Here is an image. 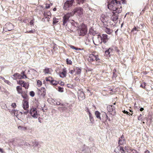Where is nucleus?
<instances>
[{
	"label": "nucleus",
	"instance_id": "20",
	"mask_svg": "<svg viewBox=\"0 0 153 153\" xmlns=\"http://www.w3.org/2000/svg\"><path fill=\"white\" fill-rule=\"evenodd\" d=\"M126 143V140L124 138L123 135H122V137L119 138L118 143L119 145H123Z\"/></svg>",
	"mask_w": 153,
	"mask_h": 153
},
{
	"label": "nucleus",
	"instance_id": "64",
	"mask_svg": "<svg viewBox=\"0 0 153 153\" xmlns=\"http://www.w3.org/2000/svg\"><path fill=\"white\" fill-rule=\"evenodd\" d=\"M144 110V109L143 108H141L140 109V111H142Z\"/></svg>",
	"mask_w": 153,
	"mask_h": 153
},
{
	"label": "nucleus",
	"instance_id": "54",
	"mask_svg": "<svg viewBox=\"0 0 153 153\" xmlns=\"http://www.w3.org/2000/svg\"><path fill=\"white\" fill-rule=\"evenodd\" d=\"M70 47L71 48L75 49L77 51V48L71 45L70 46Z\"/></svg>",
	"mask_w": 153,
	"mask_h": 153
},
{
	"label": "nucleus",
	"instance_id": "36",
	"mask_svg": "<svg viewBox=\"0 0 153 153\" xmlns=\"http://www.w3.org/2000/svg\"><path fill=\"white\" fill-rule=\"evenodd\" d=\"M51 83L53 85H56L58 84V82L56 81L53 79Z\"/></svg>",
	"mask_w": 153,
	"mask_h": 153
},
{
	"label": "nucleus",
	"instance_id": "35",
	"mask_svg": "<svg viewBox=\"0 0 153 153\" xmlns=\"http://www.w3.org/2000/svg\"><path fill=\"white\" fill-rule=\"evenodd\" d=\"M18 128L19 129L22 131H25L27 130V128L23 127L21 126H18Z\"/></svg>",
	"mask_w": 153,
	"mask_h": 153
},
{
	"label": "nucleus",
	"instance_id": "44",
	"mask_svg": "<svg viewBox=\"0 0 153 153\" xmlns=\"http://www.w3.org/2000/svg\"><path fill=\"white\" fill-rule=\"evenodd\" d=\"M138 120H139L142 121L143 120V117L142 115L140 114L138 117Z\"/></svg>",
	"mask_w": 153,
	"mask_h": 153
},
{
	"label": "nucleus",
	"instance_id": "53",
	"mask_svg": "<svg viewBox=\"0 0 153 153\" xmlns=\"http://www.w3.org/2000/svg\"><path fill=\"white\" fill-rule=\"evenodd\" d=\"M11 106L14 108H16V103H12L11 104Z\"/></svg>",
	"mask_w": 153,
	"mask_h": 153
},
{
	"label": "nucleus",
	"instance_id": "58",
	"mask_svg": "<svg viewBox=\"0 0 153 153\" xmlns=\"http://www.w3.org/2000/svg\"><path fill=\"white\" fill-rule=\"evenodd\" d=\"M123 149H124V151L125 150L126 151L128 152V148L126 146H125V147H124V148H123Z\"/></svg>",
	"mask_w": 153,
	"mask_h": 153
},
{
	"label": "nucleus",
	"instance_id": "21",
	"mask_svg": "<svg viewBox=\"0 0 153 153\" xmlns=\"http://www.w3.org/2000/svg\"><path fill=\"white\" fill-rule=\"evenodd\" d=\"M102 42L104 43H105L108 39L109 38L108 37V35L106 34H102Z\"/></svg>",
	"mask_w": 153,
	"mask_h": 153
},
{
	"label": "nucleus",
	"instance_id": "41",
	"mask_svg": "<svg viewBox=\"0 0 153 153\" xmlns=\"http://www.w3.org/2000/svg\"><path fill=\"white\" fill-rule=\"evenodd\" d=\"M71 23L75 27H76L77 25V24L75 22H74L73 20H72L71 21Z\"/></svg>",
	"mask_w": 153,
	"mask_h": 153
},
{
	"label": "nucleus",
	"instance_id": "51",
	"mask_svg": "<svg viewBox=\"0 0 153 153\" xmlns=\"http://www.w3.org/2000/svg\"><path fill=\"white\" fill-rule=\"evenodd\" d=\"M4 81L5 83L8 84V85H10L11 84V82H10V81L8 80L4 79Z\"/></svg>",
	"mask_w": 153,
	"mask_h": 153
},
{
	"label": "nucleus",
	"instance_id": "37",
	"mask_svg": "<svg viewBox=\"0 0 153 153\" xmlns=\"http://www.w3.org/2000/svg\"><path fill=\"white\" fill-rule=\"evenodd\" d=\"M53 80V79L52 77H47L46 78V81H49L51 82Z\"/></svg>",
	"mask_w": 153,
	"mask_h": 153
},
{
	"label": "nucleus",
	"instance_id": "27",
	"mask_svg": "<svg viewBox=\"0 0 153 153\" xmlns=\"http://www.w3.org/2000/svg\"><path fill=\"white\" fill-rule=\"evenodd\" d=\"M140 28L138 27L134 26V28L132 29L131 32L134 33L135 31H139L140 30Z\"/></svg>",
	"mask_w": 153,
	"mask_h": 153
},
{
	"label": "nucleus",
	"instance_id": "26",
	"mask_svg": "<svg viewBox=\"0 0 153 153\" xmlns=\"http://www.w3.org/2000/svg\"><path fill=\"white\" fill-rule=\"evenodd\" d=\"M89 116L90 123L92 124H93L94 123V120L92 116V114H89Z\"/></svg>",
	"mask_w": 153,
	"mask_h": 153
},
{
	"label": "nucleus",
	"instance_id": "22",
	"mask_svg": "<svg viewBox=\"0 0 153 153\" xmlns=\"http://www.w3.org/2000/svg\"><path fill=\"white\" fill-rule=\"evenodd\" d=\"M66 70L65 69H63V71L59 73V76L60 77L64 78L66 76Z\"/></svg>",
	"mask_w": 153,
	"mask_h": 153
},
{
	"label": "nucleus",
	"instance_id": "13",
	"mask_svg": "<svg viewBox=\"0 0 153 153\" xmlns=\"http://www.w3.org/2000/svg\"><path fill=\"white\" fill-rule=\"evenodd\" d=\"M5 26L4 29H6V31H10L13 28V25L10 23H7L6 24Z\"/></svg>",
	"mask_w": 153,
	"mask_h": 153
},
{
	"label": "nucleus",
	"instance_id": "3",
	"mask_svg": "<svg viewBox=\"0 0 153 153\" xmlns=\"http://www.w3.org/2000/svg\"><path fill=\"white\" fill-rule=\"evenodd\" d=\"M93 41L95 45H99L101 44L102 42V36L99 35H97L94 36L93 38Z\"/></svg>",
	"mask_w": 153,
	"mask_h": 153
},
{
	"label": "nucleus",
	"instance_id": "4",
	"mask_svg": "<svg viewBox=\"0 0 153 153\" xmlns=\"http://www.w3.org/2000/svg\"><path fill=\"white\" fill-rule=\"evenodd\" d=\"M83 10L81 7H78L75 8L72 12L73 15L75 14L80 17L82 16L83 14Z\"/></svg>",
	"mask_w": 153,
	"mask_h": 153
},
{
	"label": "nucleus",
	"instance_id": "52",
	"mask_svg": "<svg viewBox=\"0 0 153 153\" xmlns=\"http://www.w3.org/2000/svg\"><path fill=\"white\" fill-rule=\"evenodd\" d=\"M35 32V30L34 29L33 30H29V31H27L26 33H33Z\"/></svg>",
	"mask_w": 153,
	"mask_h": 153
},
{
	"label": "nucleus",
	"instance_id": "43",
	"mask_svg": "<svg viewBox=\"0 0 153 153\" xmlns=\"http://www.w3.org/2000/svg\"><path fill=\"white\" fill-rule=\"evenodd\" d=\"M37 84L38 86L39 87H40L42 85L41 82L39 80H38L37 82Z\"/></svg>",
	"mask_w": 153,
	"mask_h": 153
},
{
	"label": "nucleus",
	"instance_id": "10",
	"mask_svg": "<svg viewBox=\"0 0 153 153\" xmlns=\"http://www.w3.org/2000/svg\"><path fill=\"white\" fill-rule=\"evenodd\" d=\"M74 0L67 1L64 3L63 9L65 10H68L72 5Z\"/></svg>",
	"mask_w": 153,
	"mask_h": 153
},
{
	"label": "nucleus",
	"instance_id": "6",
	"mask_svg": "<svg viewBox=\"0 0 153 153\" xmlns=\"http://www.w3.org/2000/svg\"><path fill=\"white\" fill-rule=\"evenodd\" d=\"M30 114L32 117L35 119L37 118L39 115L37 113V110L36 108L33 107L30 108Z\"/></svg>",
	"mask_w": 153,
	"mask_h": 153
},
{
	"label": "nucleus",
	"instance_id": "62",
	"mask_svg": "<svg viewBox=\"0 0 153 153\" xmlns=\"http://www.w3.org/2000/svg\"><path fill=\"white\" fill-rule=\"evenodd\" d=\"M60 84L61 85H64V83L63 82H60Z\"/></svg>",
	"mask_w": 153,
	"mask_h": 153
},
{
	"label": "nucleus",
	"instance_id": "16",
	"mask_svg": "<svg viewBox=\"0 0 153 153\" xmlns=\"http://www.w3.org/2000/svg\"><path fill=\"white\" fill-rule=\"evenodd\" d=\"M101 21L103 23L106 22L108 21L107 17L105 15L102 14L101 15L100 18Z\"/></svg>",
	"mask_w": 153,
	"mask_h": 153
},
{
	"label": "nucleus",
	"instance_id": "15",
	"mask_svg": "<svg viewBox=\"0 0 153 153\" xmlns=\"http://www.w3.org/2000/svg\"><path fill=\"white\" fill-rule=\"evenodd\" d=\"M44 15L46 18L47 19V20L48 21L51 18V13L50 11L45 12L44 13Z\"/></svg>",
	"mask_w": 153,
	"mask_h": 153
},
{
	"label": "nucleus",
	"instance_id": "56",
	"mask_svg": "<svg viewBox=\"0 0 153 153\" xmlns=\"http://www.w3.org/2000/svg\"><path fill=\"white\" fill-rule=\"evenodd\" d=\"M21 76L22 77H21V79L27 78L26 75L25 74H23L22 76L21 75Z\"/></svg>",
	"mask_w": 153,
	"mask_h": 153
},
{
	"label": "nucleus",
	"instance_id": "18",
	"mask_svg": "<svg viewBox=\"0 0 153 153\" xmlns=\"http://www.w3.org/2000/svg\"><path fill=\"white\" fill-rule=\"evenodd\" d=\"M107 109L109 112H113L114 113H115L114 106L113 105H109L107 106Z\"/></svg>",
	"mask_w": 153,
	"mask_h": 153
},
{
	"label": "nucleus",
	"instance_id": "24",
	"mask_svg": "<svg viewBox=\"0 0 153 153\" xmlns=\"http://www.w3.org/2000/svg\"><path fill=\"white\" fill-rule=\"evenodd\" d=\"M72 15H73V13H68L65 15L63 17L68 20L69 18L71 17V16H72Z\"/></svg>",
	"mask_w": 153,
	"mask_h": 153
},
{
	"label": "nucleus",
	"instance_id": "34",
	"mask_svg": "<svg viewBox=\"0 0 153 153\" xmlns=\"http://www.w3.org/2000/svg\"><path fill=\"white\" fill-rule=\"evenodd\" d=\"M111 19L114 22H115L118 19V17L115 15H113L111 18Z\"/></svg>",
	"mask_w": 153,
	"mask_h": 153
},
{
	"label": "nucleus",
	"instance_id": "60",
	"mask_svg": "<svg viewBox=\"0 0 153 153\" xmlns=\"http://www.w3.org/2000/svg\"><path fill=\"white\" fill-rule=\"evenodd\" d=\"M54 105H60V102L58 101V102H56V103H54Z\"/></svg>",
	"mask_w": 153,
	"mask_h": 153
},
{
	"label": "nucleus",
	"instance_id": "47",
	"mask_svg": "<svg viewBox=\"0 0 153 153\" xmlns=\"http://www.w3.org/2000/svg\"><path fill=\"white\" fill-rule=\"evenodd\" d=\"M66 62L68 64H72V61L70 59H66Z\"/></svg>",
	"mask_w": 153,
	"mask_h": 153
},
{
	"label": "nucleus",
	"instance_id": "49",
	"mask_svg": "<svg viewBox=\"0 0 153 153\" xmlns=\"http://www.w3.org/2000/svg\"><path fill=\"white\" fill-rule=\"evenodd\" d=\"M85 111H86V112L88 113L89 115L91 114L89 110V109L88 108H87V107L86 108Z\"/></svg>",
	"mask_w": 153,
	"mask_h": 153
},
{
	"label": "nucleus",
	"instance_id": "14",
	"mask_svg": "<svg viewBox=\"0 0 153 153\" xmlns=\"http://www.w3.org/2000/svg\"><path fill=\"white\" fill-rule=\"evenodd\" d=\"M114 48L116 50H117V48L116 47L113 46L111 47L108 50H106L105 53L107 55H110L111 54L114 50L113 48Z\"/></svg>",
	"mask_w": 153,
	"mask_h": 153
},
{
	"label": "nucleus",
	"instance_id": "46",
	"mask_svg": "<svg viewBox=\"0 0 153 153\" xmlns=\"http://www.w3.org/2000/svg\"><path fill=\"white\" fill-rule=\"evenodd\" d=\"M58 91H59L61 92H63V88H61V87H58Z\"/></svg>",
	"mask_w": 153,
	"mask_h": 153
},
{
	"label": "nucleus",
	"instance_id": "1",
	"mask_svg": "<svg viewBox=\"0 0 153 153\" xmlns=\"http://www.w3.org/2000/svg\"><path fill=\"white\" fill-rule=\"evenodd\" d=\"M108 8L116 12L119 13L121 12L122 8L120 2L117 0H113L108 4Z\"/></svg>",
	"mask_w": 153,
	"mask_h": 153
},
{
	"label": "nucleus",
	"instance_id": "31",
	"mask_svg": "<svg viewBox=\"0 0 153 153\" xmlns=\"http://www.w3.org/2000/svg\"><path fill=\"white\" fill-rule=\"evenodd\" d=\"M22 86L25 88L27 89L29 87V85L28 83H27L26 82H24Z\"/></svg>",
	"mask_w": 153,
	"mask_h": 153
},
{
	"label": "nucleus",
	"instance_id": "39",
	"mask_svg": "<svg viewBox=\"0 0 153 153\" xmlns=\"http://www.w3.org/2000/svg\"><path fill=\"white\" fill-rule=\"evenodd\" d=\"M76 1L78 4H83L84 1V0H76Z\"/></svg>",
	"mask_w": 153,
	"mask_h": 153
},
{
	"label": "nucleus",
	"instance_id": "42",
	"mask_svg": "<svg viewBox=\"0 0 153 153\" xmlns=\"http://www.w3.org/2000/svg\"><path fill=\"white\" fill-rule=\"evenodd\" d=\"M33 144L35 147H36L38 146L39 143L38 142L35 141L33 142Z\"/></svg>",
	"mask_w": 153,
	"mask_h": 153
},
{
	"label": "nucleus",
	"instance_id": "48",
	"mask_svg": "<svg viewBox=\"0 0 153 153\" xmlns=\"http://www.w3.org/2000/svg\"><path fill=\"white\" fill-rule=\"evenodd\" d=\"M140 152L139 153H150L149 151L146 149H145L144 153H142V152L141 151V149H140Z\"/></svg>",
	"mask_w": 153,
	"mask_h": 153
},
{
	"label": "nucleus",
	"instance_id": "45",
	"mask_svg": "<svg viewBox=\"0 0 153 153\" xmlns=\"http://www.w3.org/2000/svg\"><path fill=\"white\" fill-rule=\"evenodd\" d=\"M24 82V81L22 80H20L17 82V83L22 86Z\"/></svg>",
	"mask_w": 153,
	"mask_h": 153
},
{
	"label": "nucleus",
	"instance_id": "38",
	"mask_svg": "<svg viewBox=\"0 0 153 153\" xmlns=\"http://www.w3.org/2000/svg\"><path fill=\"white\" fill-rule=\"evenodd\" d=\"M21 94H22V96L23 98L25 99H26L27 98V94H24L22 93Z\"/></svg>",
	"mask_w": 153,
	"mask_h": 153
},
{
	"label": "nucleus",
	"instance_id": "29",
	"mask_svg": "<svg viewBox=\"0 0 153 153\" xmlns=\"http://www.w3.org/2000/svg\"><path fill=\"white\" fill-rule=\"evenodd\" d=\"M16 89L17 91L19 94H22V89L19 86H17L16 87Z\"/></svg>",
	"mask_w": 153,
	"mask_h": 153
},
{
	"label": "nucleus",
	"instance_id": "32",
	"mask_svg": "<svg viewBox=\"0 0 153 153\" xmlns=\"http://www.w3.org/2000/svg\"><path fill=\"white\" fill-rule=\"evenodd\" d=\"M44 73L45 74H49L51 73V71L49 68H45L44 71Z\"/></svg>",
	"mask_w": 153,
	"mask_h": 153
},
{
	"label": "nucleus",
	"instance_id": "17",
	"mask_svg": "<svg viewBox=\"0 0 153 153\" xmlns=\"http://www.w3.org/2000/svg\"><path fill=\"white\" fill-rule=\"evenodd\" d=\"M22 76L19 73H15L12 76L11 78L14 80L16 79H20Z\"/></svg>",
	"mask_w": 153,
	"mask_h": 153
},
{
	"label": "nucleus",
	"instance_id": "2",
	"mask_svg": "<svg viewBox=\"0 0 153 153\" xmlns=\"http://www.w3.org/2000/svg\"><path fill=\"white\" fill-rule=\"evenodd\" d=\"M78 29V33L80 36H84L87 31V26L83 24H81L79 26Z\"/></svg>",
	"mask_w": 153,
	"mask_h": 153
},
{
	"label": "nucleus",
	"instance_id": "33",
	"mask_svg": "<svg viewBox=\"0 0 153 153\" xmlns=\"http://www.w3.org/2000/svg\"><path fill=\"white\" fill-rule=\"evenodd\" d=\"M53 24L54 25H55L57 23H58L59 21V19L56 18H53Z\"/></svg>",
	"mask_w": 153,
	"mask_h": 153
},
{
	"label": "nucleus",
	"instance_id": "55",
	"mask_svg": "<svg viewBox=\"0 0 153 153\" xmlns=\"http://www.w3.org/2000/svg\"><path fill=\"white\" fill-rule=\"evenodd\" d=\"M146 85V83L145 82L143 83V84L140 85V87L142 88H144Z\"/></svg>",
	"mask_w": 153,
	"mask_h": 153
},
{
	"label": "nucleus",
	"instance_id": "61",
	"mask_svg": "<svg viewBox=\"0 0 153 153\" xmlns=\"http://www.w3.org/2000/svg\"><path fill=\"white\" fill-rule=\"evenodd\" d=\"M34 22L33 20H31L30 22V24L31 25H33V24Z\"/></svg>",
	"mask_w": 153,
	"mask_h": 153
},
{
	"label": "nucleus",
	"instance_id": "7",
	"mask_svg": "<svg viewBox=\"0 0 153 153\" xmlns=\"http://www.w3.org/2000/svg\"><path fill=\"white\" fill-rule=\"evenodd\" d=\"M77 151L79 153H91V151L89 149L85 146L79 148Z\"/></svg>",
	"mask_w": 153,
	"mask_h": 153
},
{
	"label": "nucleus",
	"instance_id": "19",
	"mask_svg": "<svg viewBox=\"0 0 153 153\" xmlns=\"http://www.w3.org/2000/svg\"><path fill=\"white\" fill-rule=\"evenodd\" d=\"M85 94L82 91H80L79 93L78 98L80 99L81 100H83L85 99Z\"/></svg>",
	"mask_w": 153,
	"mask_h": 153
},
{
	"label": "nucleus",
	"instance_id": "12",
	"mask_svg": "<svg viewBox=\"0 0 153 153\" xmlns=\"http://www.w3.org/2000/svg\"><path fill=\"white\" fill-rule=\"evenodd\" d=\"M114 152L116 153H119L120 152L121 153H125L123 147L120 145L116 147L114 149Z\"/></svg>",
	"mask_w": 153,
	"mask_h": 153
},
{
	"label": "nucleus",
	"instance_id": "11",
	"mask_svg": "<svg viewBox=\"0 0 153 153\" xmlns=\"http://www.w3.org/2000/svg\"><path fill=\"white\" fill-rule=\"evenodd\" d=\"M22 107L26 111L24 112V113L27 114L28 113L29 111L27 109L29 108V104L28 102L25 100H23L22 101Z\"/></svg>",
	"mask_w": 153,
	"mask_h": 153
},
{
	"label": "nucleus",
	"instance_id": "5",
	"mask_svg": "<svg viewBox=\"0 0 153 153\" xmlns=\"http://www.w3.org/2000/svg\"><path fill=\"white\" fill-rule=\"evenodd\" d=\"M95 114L96 117L100 120L104 122L108 119V116L105 112H103L102 115H104L105 118H101L100 116L101 113L98 111H96L95 112Z\"/></svg>",
	"mask_w": 153,
	"mask_h": 153
},
{
	"label": "nucleus",
	"instance_id": "30",
	"mask_svg": "<svg viewBox=\"0 0 153 153\" xmlns=\"http://www.w3.org/2000/svg\"><path fill=\"white\" fill-rule=\"evenodd\" d=\"M68 20L67 19H65V18H64L63 17V20H62L63 22V25L64 26L65 25L66 27L67 25V24H66V23L68 21Z\"/></svg>",
	"mask_w": 153,
	"mask_h": 153
},
{
	"label": "nucleus",
	"instance_id": "23",
	"mask_svg": "<svg viewBox=\"0 0 153 153\" xmlns=\"http://www.w3.org/2000/svg\"><path fill=\"white\" fill-rule=\"evenodd\" d=\"M81 69L78 67H76L75 68L76 73L75 75H80L81 73Z\"/></svg>",
	"mask_w": 153,
	"mask_h": 153
},
{
	"label": "nucleus",
	"instance_id": "9",
	"mask_svg": "<svg viewBox=\"0 0 153 153\" xmlns=\"http://www.w3.org/2000/svg\"><path fill=\"white\" fill-rule=\"evenodd\" d=\"M37 94L40 97H44L46 95V89L45 88L42 87L40 89L37 88Z\"/></svg>",
	"mask_w": 153,
	"mask_h": 153
},
{
	"label": "nucleus",
	"instance_id": "25",
	"mask_svg": "<svg viewBox=\"0 0 153 153\" xmlns=\"http://www.w3.org/2000/svg\"><path fill=\"white\" fill-rule=\"evenodd\" d=\"M11 114L17 117L18 115V111L13 109L11 111Z\"/></svg>",
	"mask_w": 153,
	"mask_h": 153
},
{
	"label": "nucleus",
	"instance_id": "57",
	"mask_svg": "<svg viewBox=\"0 0 153 153\" xmlns=\"http://www.w3.org/2000/svg\"><path fill=\"white\" fill-rule=\"evenodd\" d=\"M75 72V69L74 68V70H71L70 73L71 74H73Z\"/></svg>",
	"mask_w": 153,
	"mask_h": 153
},
{
	"label": "nucleus",
	"instance_id": "63",
	"mask_svg": "<svg viewBox=\"0 0 153 153\" xmlns=\"http://www.w3.org/2000/svg\"><path fill=\"white\" fill-rule=\"evenodd\" d=\"M0 79H1L3 80H4V79H5L2 76H0Z\"/></svg>",
	"mask_w": 153,
	"mask_h": 153
},
{
	"label": "nucleus",
	"instance_id": "50",
	"mask_svg": "<svg viewBox=\"0 0 153 153\" xmlns=\"http://www.w3.org/2000/svg\"><path fill=\"white\" fill-rule=\"evenodd\" d=\"M35 93L33 91H31L30 92V95L32 97H33L34 96Z\"/></svg>",
	"mask_w": 153,
	"mask_h": 153
},
{
	"label": "nucleus",
	"instance_id": "28",
	"mask_svg": "<svg viewBox=\"0 0 153 153\" xmlns=\"http://www.w3.org/2000/svg\"><path fill=\"white\" fill-rule=\"evenodd\" d=\"M106 32L108 34H110L113 32V30L108 28H106L105 29Z\"/></svg>",
	"mask_w": 153,
	"mask_h": 153
},
{
	"label": "nucleus",
	"instance_id": "59",
	"mask_svg": "<svg viewBox=\"0 0 153 153\" xmlns=\"http://www.w3.org/2000/svg\"><path fill=\"white\" fill-rule=\"evenodd\" d=\"M123 112L124 113L126 114H129V112L128 111H125V110L123 111Z\"/></svg>",
	"mask_w": 153,
	"mask_h": 153
},
{
	"label": "nucleus",
	"instance_id": "40",
	"mask_svg": "<svg viewBox=\"0 0 153 153\" xmlns=\"http://www.w3.org/2000/svg\"><path fill=\"white\" fill-rule=\"evenodd\" d=\"M52 5V4L50 3V4H46L45 8L46 9L49 8Z\"/></svg>",
	"mask_w": 153,
	"mask_h": 153
},
{
	"label": "nucleus",
	"instance_id": "8",
	"mask_svg": "<svg viewBox=\"0 0 153 153\" xmlns=\"http://www.w3.org/2000/svg\"><path fill=\"white\" fill-rule=\"evenodd\" d=\"M99 59L98 56L93 54H90L88 58V61L91 63L95 61H97Z\"/></svg>",
	"mask_w": 153,
	"mask_h": 153
}]
</instances>
